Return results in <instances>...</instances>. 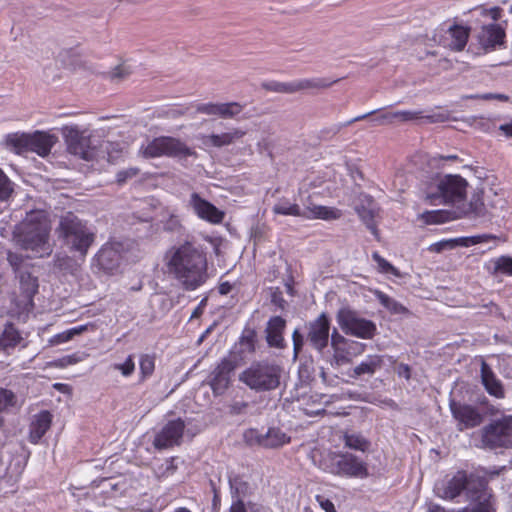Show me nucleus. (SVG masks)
I'll return each mask as SVG.
<instances>
[{
	"instance_id": "nucleus-1",
	"label": "nucleus",
	"mask_w": 512,
	"mask_h": 512,
	"mask_svg": "<svg viewBox=\"0 0 512 512\" xmlns=\"http://www.w3.org/2000/svg\"><path fill=\"white\" fill-rule=\"evenodd\" d=\"M167 266L187 291L196 290L209 278L206 254L190 242L171 251Z\"/></svg>"
},
{
	"instance_id": "nucleus-2",
	"label": "nucleus",
	"mask_w": 512,
	"mask_h": 512,
	"mask_svg": "<svg viewBox=\"0 0 512 512\" xmlns=\"http://www.w3.org/2000/svg\"><path fill=\"white\" fill-rule=\"evenodd\" d=\"M56 232L68 250L83 259L96 238L95 231L88 222L80 219L73 212H67L60 217Z\"/></svg>"
},
{
	"instance_id": "nucleus-3",
	"label": "nucleus",
	"mask_w": 512,
	"mask_h": 512,
	"mask_svg": "<svg viewBox=\"0 0 512 512\" xmlns=\"http://www.w3.org/2000/svg\"><path fill=\"white\" fill-rule=\"evenodd\" d=\"M50 227L45 217L31 213L17 226L15 237L18 244L25 250L43 254L49 253Z\"/></svg>"
},
{
	"instance_id": "nucleus-4",
	"label": "nucleus",
	"mask_w": 512,
	"mask_h": 512,
	"mask_svg": "<svg viewBox=\"0 0 512 512\" xmlns=\"http://www.w3.org/2000/svg\"><path fill=\"white\" fill-rule=\"evenodd\" d=\"M282 368L268 360L254 361L239 374V381L255 392H269L280 385Z\"/></svg>"
},
{
	"instance_id": "nucleus-5",
	"label": "nucleus",
	"mask_w": 512,
	"mask_h": 512,
	"mask_svg": "<svg viewBox=\"0 0 512 512\" xmlns=\"http://www.w3.org/2000/svg\"><path fill=\"white\" fill-rule=\"evenodd\" d=\"M468 182L460 175H445L426 192L431 205L458 204L465 200Z\"/></svg>"
},
{
	"instance_id": "nucleus-6",
	"label": "nucleus",
	"mask_w": 512,
	"mask_h": 512,
	"mask_svg": "<svg viewBox=\"0 0 512 512\" xmlns=\"http://www.w3.org/2000/svg\"><path fill=\"white\" fill-rule=\"evenodd\" d=\"M57 141L55 135L43 131H36L33 134L14 133L6 138L7 145L14 148L17 153L31 151L41 157L49 155Z\"/></svg>"
},
{
	"instance_id": "nucleus-7",
	"label": "nucleus",
	"mask_w": 512,
	"mask_h": 512,
	"mask_svg": "<svg viewBox=\"0 0 512 512\" xmlns=\"http://www.w3.org/2000/svg\"><path fill=\"white\" fill-rule=\"evenodd\" d=\"M487 485L488 482L484 477L475 474L468 475L465 471H458L447 482L440 496L447 500H454L464 492L467 500L475 499L478 497L476 494L479 491L483 492V488Z\"/></svg>"
},
{
	"instance_id": "nucleus-8",
	"label": "nucleus",
	"mask_w": 512,
	"mask_h": 512,
	"mask_svg": "<svg viewBox=\"0 0 512 512\" xmlns=\"http://www.w3.org/2000/svg\"><path fill=\"white\" fill-rule=\"evenodd\" d=\"M272 210L275 214L302 217L304 219L335 220L342 215L339 209L322 205H308L301 209L298 204L291 203L286 198L280 199Z\"/></svg>"
},
{
	"instance_id": "nucleus-9",
	"label": "nucleus",
	"mask_w": 512,
	"mask_h": 512,
	"mask_svg": "<svg viewBox=\"0 0 512 512\" xmlns=\"http://www.w3.org/2000/svg\"><path fill=\"white\" fill-rule=\"evenodd\" d=\"M140 152L145 158L169 156L183 159L196 154L184 142L173 137L155 138L146 146H142Z\"/></svg>"
},
{
	"instance_id": "nucleus-10",
	"label": "nucleus",
	"mask_w": 512,
	"mask_h": 512,
	"mask_svg": "<svg viewBox=\"0 0 512 512\" xmlns=\"http://www.w3.org/2000/svg\"><path fill=\"white\" fill-rule=\"evenodd\" d=\"M481 442L489 449L512 448V416H504L484 426Z\"/></svg>"
},
{
	"instance_id": "nucleus-11",
	"label": "nucleus",
	"mask_w": 512,
	"mask_h": 512,
	"mask_svg": "<svg viewBox=\"0 0 512 512\" xmlns=\"http://www.w3.org/2000/svg\"><path fill=\"white\" fill-rule=\"evenodd\" d=\"M336 319L342 331L347 335L361 339H372L377 332L376 324L373 321L359 316L350 309H340Z\"/></svg>"
},
{
	"instance_id": "nucleus-12",
	"label": "nucleus",
	"mask_w": 512,
	"mask_h": 512,
	"mask_svg": "<svg viewBox=\"0 0 512 512\" xmlns=\"http://www.w3.org/2000/svg\"><path fill=\"white\" fill-rule=\"evenodd\" d=\"M240 363L241 357L236 352L229 353L210 373L208 383L215 395H222L228 389L231 376Z\"/></svg>"
},
{
	"instance_id": "nucleus-13",
	"label": "nucleus",
	"mask_w": 512,
	"mask_h": 512,
	"mask_svg": "<svg viewBox=\"0 0 512 512\" xmlns=\"http://www.w3.org/2000/svg\"><path fill=\"white\" fill-rule=\"evenodd\" d=\"M306 340L318 352H322L330 339V319L326 313H321L316 319L307 324Z\"/></svg>"
},
{
	"instance_id": "nucleus-14",
	"label": "nucleus",
	"mask_w": 512,
	"mask_h": 512,
	"mask_svg": "<svg viewBox=\"0 0 512 512\" xmlns=\"http://www.w3.org/2000/svg\"><path fill=\"white\" fill-rule=\"evenodd\" d=\"M185 429V423L180 418L168 421L156 433L153 446L157 450H164L179 445Z\"/></svg>"
},
{
	"instance_id": "nucleus-15",
	"label": "nucleus",
	"mask_w": 512,
	"mask_h": 512,
	"mask_svg": "<svg viewBox=\"0 0 512 512\" xmlns=\"http://www.w3.org/2000/svg\"><path fill=\"white\" fill-rule=\"evenodd\" d=\"M245 439L249 444H258L264 448H278L290 441V437L279 428H269L265 434L251 429L245 433Z\"/></svg>"
},
{
	"instance_id": "nucleus-16",
	"label": "nucleus",
	"mask_w": 512,
	"mask_h": 512,
	"mask_svg": "<svg viewBox=\"0 0 512 512\" xmlns=\"http://www.w3.org/2000/svg\"><path fill=\"white\" fill-rule=\"evenodd\" d=\"M121 261V253L118 244H105L93 258V265L99 270L112 273L116 270Z\"/></svg>"
},
{
	"instance_id": "nucleus-17",
	"label": "nucleus",
	"mask_w": 512,
	"mask_h": 512,
	"mask_svg": "<svg viewBox=\"0 0 512 512\" xmlns=\"http://www.w3.org/2000/svg\"><path fill=\"white\" fill-rule=\"evenodd\" d=\"M189 205L192 207L195 214L210 223H221L224 218V213L215 207L212 203L200 197L198 193H192L189 200Z\"/></svg>"
},
{
	"instance_id": "nucleus-18",
	"label": "nucleus",
	"mask_w": 512,
	"mask_h": 512,
	"mask_svg": "<svg viewBox=\"0 0 512 512\" xmlns=\"http://www.w3.org/2000/svg\"><path fill=\"white\" fill-rule=\"evenodd\" d=\"M243 107L238 102L227 103H201L196 106V112L209 116H218L223 119H232L241 113Z\"/></svg>"
},
{
	"instance_id": "nucleus-19",
	"label": "nucleus",
	"mask_w": 512,
	"mask_h": 512,
	"mask_svg": "<svg viewBox=\"0 0 512 512\" xmlns=\"http://www.w3.org/2000/svg\"><path fill=\"white\" fill-rule=\"evenodd\" d=\"M450 409L453 417L458 420L460 430L473 428L481 424L483 417L481 413L470 405L460 404L452 401Z\"/></svg>"
},
{
	"instance_id": "nucleus-20",
	"label": "nucleus",
	"mask_w": 512,
	"mask_h": 512,
	"mask_svg": "<svg viewBox=\"0 0 512 512\" xmlns=\"http://www.w3.org/2000/svg\"><path fill=\"white\" fill-rule=\"evenodd\" d=\"M480 46L485 51L495 50L504 44L505 30L495 23L483 25L477 35Z\"/></svg>"
},
{
	"instance_id": "nucleus-21",
	"label": "nucleus",
	"mask_w": 512,
	"mask_h": 512,
	"mask_svg": "<svg viewBox=\"0 0 512 512\" xmlns=\"http://www.w3.org/2000/svg\"><path fill=\"white\" fill-rule=\"evenodd\" d=\"M62 134L69 153L80 158L83 155H88L85 150L88 148L91 140L85 137L77 126L63 127Z\"/></svg>"
},
{
	"instance_id": "nucleus-22",
	"label": "nucleus",
	"mask_w": 512,
	"mask_h": 512,
	"mask_svg": "<svg viewBox=\"0 0 512 512\" xmlns=\"http://www.w3.org/2000/svg\"><path fill=\"white\" fill-rule=\"evenodd\" d=\"M286 328V321L281 316L271 317L265 329L266 341L270 347L273 348H284L285 341L283 338V332Z\"/></svg>"
},
{
	"instance_id": "nucleus-23",
	"label": "nucleus",
	"mask_w": 512,
	"mask_h": 512,
	"mask_svg": "<svg viewBox=\"0 0 512 512\" xmlns=\"http://www.w3.org/2000/svg\"><path fill=\"white\" fill-rule=\"evenodd\" d=\"M344 457L343 477L358 479L369 477L370 473L367 462L350 452H345Z\"/></svg>"
},
{
	"instance_id": "nucleus-24",
	"label": "nucleus",
	"mask_w": 512,
	"mask_h": 512,
	"mask_svg": "<svg viewBox=\"0 0 512 512\" xmlns=\"http://www.w3.org/2000/svg\"><path fill=\"white\" fill-rule=\"evenodd\" d=\"M344 453L342 451H328L323 454L318 463L319 469L334 476L343 477Z\"/></svg>"
},
{
	"instance_id": "nucleus-25",
	"label": "nucleus",
	"mask_w": 512,
	"mask_h": 512,
	"mask_svg": "<svg viewBox=\"0 0 512 512\" xmlns=\"http://www.w3.org/2000/svg\"><path fill=\"white\" fill-rule=\"evenodd\" d=\"M418 119H426L429 122H434V116L427 115L423 116L421 111H411V110H403V111H395V112H384L381 113L375 121L379 124H393L395 122H408Z\"/></svg>"
},
{
	"instance_id": "nucleus-26",
	"label": "nucleus",
	"mask_w": 512,
	"mask_h": 512,
	"mask_svg": "<svg viewBox=\"0 0 512 512\" xmlns=\"http://www.w3.org/2000/svg\"><path fill=\"white\" fill-rule=\"evenodd\" d=\"M481 380L489 395L499 399L504 398L505 391L502 382L496 377L486 362L481 364Z\"/></svg>"
},
{
	"instance_id": "nucleus-27",
	"label": "nucleus",
	"mask_w": 512,
	"mask_h": 512,
	"mask_svg": "<svg viewBox=\"0 0 512 512\" xmlns=\"http://www.w3.org/2000/svg\"><path fill=\"white\" fill-rule=\"evenodd\" d=\"M52 422V415L49 411H41L34 415L29 431V440L31 443L36 444L44 436L50 428Z\"/></svg>"
},
{
	"instance_id": "nucleus-28",
	"label": "nucleus",
	"mask_w": 512,
	"mask_h": 512,
	"mask_svg": "<svg viewBox=\"0 0 512 512\" xmlns=\"http://www.w3.org/2000/svg\"><path fill=\"white\" fill-rule=\"evenodd\" d=\"M21 406L22 401L14 391L0 386V429L5 426L4 414L19 410Z\"/></svg>"
},
{
	"instance_id": "nucleus-29",
	"label": "nucleus",
	"mask_w": 512,
	"mask_h": 512,
	"mask_svg": "<svg viewBox=\"0 0 512 512\" xmlns=\"http://www.w3.org/2000/svg\"><path fill=\"white\" fill-rule=\"evenodd\" d=\"M245 134L244 130L233 128L229 132L204 136L203 143L207 146L221 148L233 144L235 140L242 138Z\"/></svg>"
},
{
	"instance_id": "nucleus-30",
	"label": "nucleus",
	"mask_w": 512,
	"mask_h": 512,
	"mask_svg": "<svg viewBox=\"0 0 512 512\" xmlns=\"http://www.w3.org/2000/svg\"><path fill=\"white\" fill-rule=\"evenodd\" d=\"M256 337L257 335L254 329L246 328L230 353L236 352L237 355L241 357V362L244 361L248 355L255 352Z\"/></svg>"
},
{
	"instance_id": "nucleus-31",
	"label": "nucleus",
	"mask_w": 512,
	"mask_h": 512,
	"mask_svg": "<svg viewBox=\"0 0 512 512\" xmlns=\"http://www.w3.org/2000/svg\"><path fill=\"white\" fill-rule=\"evenodd\" d=\"M383 366V357L380 355H368L361 363L353 368L351 377L358 378L363 375L372 376Z\"/></svg>"
},
{
	"instance_id": "nucleus-32",
	"label": "nucleus",
	"mask_w": 512,
	"mask_h": 512,
	"mask_svg": "<svg viewBox=\"0 0 512 512\" xmlns=\"http://www.w3.org/2000/svg\"><path fill=\"white\" fill-rule=\"evenodd\" d=\"M447 33L450 37L449 48L454 51H462L467 44L470 28L455 24L449 27Z\"/></svg>"
},
{
	"instance_id": "nucleus-33",
	"label": "nucleus",
	"mask_w": 512,
	"mask_h": 512,
	"mask_svg": "<svg viewBox=\"0 0 512 512\" xmlns=\"http://www.w3.org/2000/svg\"><path fill=\"white\" fill-rule=\"evenodd\" d=\"M342 440L345 448L362 453L369 451L371 447V441L362 433L356 431L344 432Z\"/></svg>"
},
{
	"instance_id": "nucleus-34",
	"label": "nucleus",
	"mask_w": 512,
	"mask_h": 512,
	"mask_svg": "<svg viewBox=\"0 0 512 512\" xmlns=\"http://www.w3.org/2000/svg\"><path fill=\"white\" fill-rule=\"evenodd\" d=\"M23 340L20 332L13 323L8 322L0 335V351L9 353Z\"/></svg>"
},
{
	"instance_id": "nucleus-35",
	"label": "nucleus",
	"mask_w": 512,
	"mask_h": 512,
	"mask_svg": "<svg viewBox=\"0 0 512 512\" xmlns=\"http://www.w3.org/2000/svg\"><path fill=\"white\" fill-rule=\"evenodd\" d=\"M337 80L327 78H305L294 80V93L307 90H320L332 86Z\"/></svg>"
},
{
	"instance_id": "nucleus-36",
	"label": "nucleus",
	"mask_w": 512,
	"mask_h": 512,
	"mask_svg": "<svg viewBox=\"0 0 512 512\" xmlns=\"http://www.w3.org/2000/svg\"><path fill=\"white\" fill-rule=\"evenodd\" d=\"M486 268L493 276H512V257L503 255L493 258L486 263Z\"/></svg>"
},
{
	"instance_id": "nucleus-37",
	"label": "nucleus",
	"mask_w": 512,
	"mask_h": 512,
	"mask_svg": "<svg viewBox=\"0 0 512 512\" xmlns=\"http://www.w3.org/2000/svg\"><path fill=\"white\" fill-rule=\"evenodd\" d=\"M228 482L230 493L234 500L242 499V497H245L250 491V485L244 477L233 471L228 473Z\"/></svg>"
},
{
	"instance_id": "nucleus-38",
	"label": "nucleus",
	"mask_w": 512,
	"mask_h": 512,
	"mask_svg": "<svg viewBox=\"0 0 512 512\" xmlns=\"http://www.w3.org/2000/svg\"><path fill=\"white\" fill-rule=\"evenodd\" d=\"M477 496L475 499H468L469 501L475 503L474 507L471 509L464 508L459 510L458 512H492L493 511V504L491 502L492 494L491 490L488 488V485L483 488L482 491L476 494Z\"/></svg>"
},
{
	"instance_id": "nucleus-39",
	"label": "nucleus",
	"mask_w": 512,
	"mask_h": 512,
	"mask_svg": "<svg viewBox=\"0 0 512 512\" xmlns=\"http://www.w3.org/2000/svg\"><path fill=\"white\" fill-rule=\"evenodd\" d=\"M356 212L371 233L377 236L378 231L375 223V209L362 205L356 207Z\"/></svg>"
},
{
	"instance_id": "nucleus-40",
	"label": "nucleus",
	"mask_w": 512,
	"mask_h": 512,
	"mask_svg": "<svg viewBox=\"0 0 512 512\" xmlns=\"http://www.w3.org/2000/svg\"><path fill=\"white\" fill-rule=\"evenodd\" d=\"M483 191H475L470 199L468 210L464 213L465 215H472L474 217H480L485 214V205L482 199Z\"/></svg>"
},
{
	"instance_id": "nucleus-41",
	"label": "nucleus",
	"mask_w": 512,
	"mask_h": 512,
	"mask_svg": "<svg viewBox=\"0 0 512 512\" xmlns=\"http://www.w3.org/2000/svg\"><path fill=\"white\" fill-rule=\"evenodd\" d=\"M20 286L27 297H33L38 292V280L28 272H20Z\"/></svg>"
},
{
	"instance_id": "nucleus-42",
	"label": "nucleus",
	"mask_w": 512,
	"mask_h": 512,
	"mask_svg": "<svg viewBox=\"0 0 512 512\" xmlns=\"http://www.w3.org/2000/svg\"><path fill=\"white\" fill-rule=\"evenodd\" d=\"M375 295L380 304L390 312L394 314H402L407 311V309L401 303L389 297L387 294L381 291H376Z\"/></svg>"
},
{
	"instance_id": "nucleus-43",
	"label": "nucleus",
	"mask_w": 512,
	"mask_h": 512,
	"mask_svg": "<svg viewBox=\"0 0 512 512\" xmlns=\"http://www.w3.org/2000/svg\"><path fill=\"white\" fill-rule=\"evenodd\" d=\"M262 88L266 91L282 93V94H293L294 93V80L290 82L280 81H265L261 84Z\"/></svg>"
},
{
	"instance_id": "nucleus-44",
	"label": "nucleus",
	"mask_w": 512,
	"mask_h": 512,
	"mask_svg": "<svg viewBox=\"0 0 512 512\" xmlns=\"http://www.w3.org/2000/svg\"><path fill=\"white\" fill-rule=\"evenodd\" d=\"M140 381L150 377L155 369V358L149 354H143L140 357Z\"/></svg>"
},
{
	"instance_id": "nucleus-45",
	"label": "nucleus",
	"mask_w": 512,
	"mask_h": 512,
	"mask_svg": "<svg viewBox=\"0 0 512 512\" xmlns=\"http://www.w3.org/2000/svg\"><path fill=\"white\" fill-rule=\"evenodd\" d=\"M87 154L90 155H83L81 159L85 161H95V162H101V161H107V153L103 152V141L98 145H92L90 142L88 148L85 150Z\"/></svg>"
},
{
	"instance_id": "nucleus-46",
	"label": "nucleus",
	"mask_w": 512,
	"mask_h": 512,
	"mask_svg": "<svg viewBox=\"0 0 512 512\" xmlns=\"http://www.w3.org/2000/svg\"><path fill=\"white\" fill-rule=\"evenodd\" d=\"M103 152L107 153V162L111 164L116 163L123 153L119 143L110 141H103Z\"/></svg>"
},
{
	"instance_id": "nucleus-47",
	"label": "nucleus",
	"mask_w": 512,
	"mask_h": 512,
	"mask_svg": "<svg viewBox=\"0 0 512 512\" xmlns=\"http://www.w3.org/2000/svg\"><path fill=\"white\" fill-rule=\"evenodd\" d=\"M372 259L377 264L378 270L385 274L399 276V271L390 262L383 258L378 252L372 253Z\"/></svg>"
},
{
	"instance_id": "nucleus-48",
	"label": "nucleus",
	"mask_w": 512,
	"mask_h": 512,
	"mask_svg": "<svg viewBox=\"0 0 512 512\" xmlns=\"http://www.w3.org/2000/svg\"><path fill=\"white\" fill-rule=\"evenodd\" d=\"M13 183L0 169V201H8L13 193Z\"/></svg>"
},
{
	"instance_id": "nucleus-49",
	"label": "nucleus",
	"mask_w": 512,
	"mask_h": 512,
	"mask_svg": "<svg viewBox=\"0 0 512 512\" xmlns=\"http://www.w3.org/2000/svg\"><path fill=\"white\" fill-rule=\"evenodd\" d=\"M114 370L120 371L122 376L130 377L135 371V362L133 355H129L124 363H116L112 365Z\"/></svg>"
},
{
	"instance_id": "nucleus-50",
	"label": "nucleus",
	"mask_w": 512,
	"mask_h": 512,
	"mask_svg": "<svg viewBox=\"0 0 512 512\" xmlns=\"http://www.w3.org/2000/svg\"><path fill=\"white\" fill-rule=\"evenodd\" d=\"M333 360L338 366L347 364L351 361L350 353L342 346L333 348Z\"/></svg>"
},
{
	"instance_id": "nucleus-51",
	"label": "nucleus",
	"mask_w": 512,
	"mask_h": 512,
	"mask_svg": "<svg viewBox=\"0 0 512 512\" xmlns=\"http://www.w3.org/2000/svg\"><path fill=\"white\" fill-rule=\"evenodd\" d=\"M7 260L15 272H22L21 269L25 262V258L21 254L9 252Z\"/></svg>"
},
{
	"instance_id": "nucleus-52",
	"label": "nucleus",
	"mask_w": 512,
	"mask_h": 512,
	"mask_svg": "<svg viewBox=\"0 0 512 512\" xmlns=\"http://www.w3.org/2000/svg\"><path fill=\"white\" fill-rule=\"evenodd\" d=\"M130 73V68L127 65L122 64L114 68V70L111 72V78L122 80L130 75Z\"/></svg>"
},
{
	"instance_id": "nucleus-53",
	"label": "nucleus",
	"mask_w": 512,
	"mask_h": 512,
	"mask_svg": "<svg viewBox=\"0 0 512 512\" xmlns=\"http://www.w3.org/2000/svg\"><path fill=\"white\" fill-rule=\"evenodd\" d=\"M139 173L137 168H129L121 170L117 173L116 179L118 183H124L127 179L135 177Z\"/></svg>"
},
{
	"instance_id": "nucleus-54",
	"label": "nucleus",
	"mask_w": 512,
	"mask_h": 512,
	"mask_svg": "<svg viewBox=\"0 0 512 512\" xmlns=\"http://www.w3.org/2000/svg\"><path fill=\"white\" fill-rule=\"evenodd\" d=\"M292 340H293L294 356L297 357V355L301 351L303 343H304V338L298 329L294 330V332L292 334Z\"/></svg>"
},
{
	"instance_id": "nucleus-55",
	"label": "nucleus",
	"mask_w": 512,
	"mask_h": 512,
	"mask_svg": "<svg viewBox=\"0 0 512 512\" xmlns=\"http://www.w3.org/2000/svg\"><path fill=\"white\" fill-rule=\"evenodd\" d=\"M329 340H331L332 348L341 347L347 344V339L344 336L340 335L336 329H334L333 332L331 333Z\"/></svg>"
},
{
	"instance_id": "nucleus-56",
	"label": "nucleus",
	"mask_w": 512,
	"mask_h": 512,
	"mask_svg": "<svg viewBox=\"0 0 512 512\" xmlns=\"http://www.w3.org/2000/svg\"><path fill=\"white\" fill-rule=\"evenodd\" d=\"M316 501L319 503L321 508L325 510L326 512H336L335 506L331 500L328 498H325L322 495L316 496Z\"/></svg>"
},
{
	"instance_id": "nucleus-57",
	"label": "nucleus",
	"mask_w": 512,
	"mask_h": 512,
	"mask_svg": "<svg viewBox=\"0 0 512 512\" xmlns=\"http://www.w3.org/2000/svg\"><path fill=\"white\" fill-rule=\"evenodd\" d=\"M376 111L377 110L370 111L368 113L356 116V117H354V118H352V119H350V120H348V121H346L344 123L339 124L337 126V132L340 131L342 128L347 127V126H349V125H351V124H353L355 122H358V121L366 119L367 117H369V116L373 115L374 113H376Z\"/></svg>"
},
{
	"instance_id": "nucleus-58",
	"label": "nucleus",
	"mask_w": 512,
	"mask_h": 512,
	"mask_svg": "<svg viewBox=\"0 0 512 512\" xmlns=\"http://www.w3.org/2000/svg\"><path fill=\"white\" fill-rule=\"evenodd\" d=\"M440 217H441L440 211H428L423 214L424 220L429 224L441 222Z\"/></svg>"
},
{
	"instance_id": "nucleus-59",
	"label": "nucleus",
	"mask_w": 512,
	"mask_h": 512,
	"mask_svg": "<svg viewBox=\"0 0 512 512\" xmlns=\"http://www.w3.org/2000/svg\"><path fill=\"white\" fill-rule=\"evenodd\" d=\"M396 373L399 377H403L406 380H409L411 378V368L408 364L400 363L396 367Z\"/></svg>"
},
{
	"instance_id": "nucleus-60",
	"label": "nucleus",
	"mask_w": 512,
	"mask_h": 512,
	"mask_svg": "<svg viewBox=\"0 0 512 512\" xmlns=\"http://www.w3.org/2000/svg\"><path fill=\"white\" fill-rule=\"evenodd\" d=\"M71 339H72L71 332H69V330H67L65 332H62V333H59V334L55 335L51 339V343L52 344H61V343L68 342Z\"/></svg>"
},
{
	"instance_id": "nucleus-61",
	"label": "nucleus",
	"mask_w": 512,
	"mask_h": 512,
	"mask_svg": "<svg viewBox=\"0 0 512 512\" xmlns=\"http://www.w3.org/2000/svg\"><path fill=\"white\" fill-rule=\"evenodd\" d=\"M229 512H247L245 504L242 499H233Z\"/></svg>"
},
{
	"instance_id": "nucleus-62",
	"label": "nucleus",
	"mask_w": 512,
	"mask_h": 512,
	"mask_svg": "<svg viewBox=\"0 0 512 512\" xmlns=\"http://www.w3.org/2000/svg\"><path fill=\"white\" fill-rule=\"evenodd\" d=\"M499 131H501L506 137L512 138V120L510 122L501 124L499 126Z\"/></svg>"
},
{
	"instance_id": "nucleus-63",
	"label": "nucleus",
	"mask_w": 512,
	"mask_h": 512,
	"mask_svg": "<svg viewBox=\"0 0 512 512\" xmlns=\"http://www.w3.org/2000/svg\"><path fill=\"white\" fill-rule=\"evenodd\" d=\"M247 406L248 404L245 402H236L232 405V410L234 413L240 414Z\"/></svg>"
},
{
	"instance_id": "nucleus-64",
	"label": "nucleus",
	"mask_w": 512,
	"mask_h": 512,
	"mask_svg": "<svg viewBox=\"0 0 512 512\" xmlns=\"http://www.w3.org/2000/svg\"><path fill=\"white\" fill-rule=\"evenodd\" d=\"M447 246L452 247V244L448 241H442V242H438V243L434 244L432 247H433L434 251L440 252Z\"/></svg>"
}]
</instances>
